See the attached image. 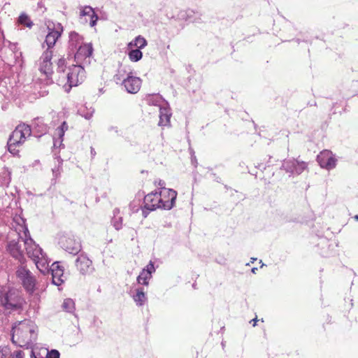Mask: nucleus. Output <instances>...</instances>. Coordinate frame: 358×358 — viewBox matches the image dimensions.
<instances>
[{
	"mask_svg": "<svg viewBox=\"0 0 358 358\" xmlns=\"http://www.w3.org/2000/svg\"><path fill=\"white\" fill-rule=\"evenodd\" d=\"M12 227L17 234L19 238L24 242L28 257L34 262L37 268L42 273L45 274L48 272L50 260L43 249L31 238L25 224V220L20 215H15L13 220Z\"/></svg>",
	"mask_w": 358,
	"mask_h": 358,
	"instance_id": "f257e3e1",
	"label": "nucleus"
},
{
	"mask_svg": "<svg viewBox=\"0 0 358 358\" xmlns=\"http://www.w3.org/2000/svg\"><path fill=\"white\" fill-rule=\"evenodd\" d=\"M36 327L30 320L16 323L12 329V342L21 348H29L36 338Z\"/></svg>",
	"mask_w": 358,
	"mask_h": 358,
	"instance_id": "f03ea898",
	"label": "nucleus"
},
{
	"mask_svg": "<svg viewBox=\"0 0 358 358\" xmlns=\"http://www.w3.org/2000/svg\"><path fill=\"white\" fill-rule=\"evenodd\" d=\"M84 67L79 64H73L67 69V71L63 75L59 76L58 83L68 87L65 90L69 92L72 87L77 86L81 83L85 78Z\"/></svg>",
	"mask_w": 358,
	"mask_h": 358,
	"instance_id": "7ed1b4c3",
	"label": "nucleus"
},
{
	"mask_svg": "<svg viewBox=\"0 0 358 358\" xmlns=\"http://www.w3.org/2000/svg\"><path fill=\"white\" fill-rule=\"evenodd\" d=\"M31 129L29 125L20 124L12 132L8 141V150L13 155L19 152L17 148L22 145L26 139L31 136Z\"/></svg>",
	"mask_w": 358,
	"mask_h": 358,
	"instance_id": "20e7f679",
	"label": "nucleus"
},
{
	"mask_svg": "<svg viewBox=\"0 0 358 358\" xmlns=\"http://www.w3.org/2000/svg\"><path fill=\"white\" fill-rule=\"evenodd\" d=\"M24 299L17 290L3 288L0 290V306L8 310H15L21 308Z\"/></svg>",
	"mask_w": 358,
	"mask_h": 358,
	"instance_id": "39448f33",
	"label": "nucleus"
},
{
	"mask_svg": "<svg viewBox=\"0 0 358 358\" xmlns=\"http://www.w3.org/2000/svg\"><path fill=\"white\" fill-rule=\"evenodd\" d=\"M46 26L49 31L42 44V48L44 49L46 47L45 50H52L57 41L61 36L63 27L60 23L55 24L51 21L47 22Z\"/></svg>",
	"mask_w": 358,
	"mask_h": 358,
	"instance_id": "423d86ee",
	"label": "nucleus"
},
{
	"mask_svg": "<svg viewBox=\"0 0 358 358\" xmlns=\"http://www.w3.org/2000/svg\"><path fill=\"white\" fill-rule=\"evenodd\" d=\"M58 243L64 250L74 255H77L81 250L80 241L71 234L59 235Z\"/></svg>",
	"mask_w": 358,
	"mask_h": 358,
	"instance_id": "0eeeda50",
	"label": "nucleus"
},
{
	"mask_svg": "<svg viewBox=\"0 0 358 358\" xmlns=\"http://www.w3.org/2000/svg\"><path fill=\"white\" fill-rule=\"evenodd\" d=\"M16 275L21 281L24 288L29 293H33L36 288V279L31 272L25 266H20L16 271Z\"/></svg>",
	"mask_w": 358,
	"mask_h": 358,
	"instance_id": "6e6552de",
	"label": "nucleus"
},
{
	"mask_svg": "<svg viewBox=\"0 0 358 358\" xmlns=\"http://www.w3.org/2000/svg\"><path fill=\"white\" fill-rule=\"evenodd\" d=\"M307 167L306 162L290 158L282 161L281 169L289 173V176H295L301 174Z\"/></svg>",
	"mask_w": 358,
	"mask_h": 358,
	"instance_id": "1a4fd4ad",
	"label": "nucleus"
},
{
	"mask_svg": "<svg viewBox=\"0 0 358 358\" xmlns=\"http://www.w3.org/2000/svg\"><path fill=\"white\" fill-rule=\"evenodd\" d=\"M92 52V45L91 43H86L83 46H80V48L76 50L74 52H72V54L74 55V59L76 64L81 65L84 67L85 65H89L91 63Z\"/></svg>",
	"mask_w": 358,
	"mask_h": 358,
	"instance_id": "9d476101",
	"label": "nucleus"
},
{
	"mask_svg": "<svg viewBox=\"0 0 358 358\" xmlns=\"http://www.w3.org/2000/svg\"><path fill=\"white\" fill-rule=\"evenodd\" d=\"M144 206L142 208V214L144 217H146L150 211H153L157 208H161L160 203L162 199L159 192H155L148 194L144 197Z\"/></svg>",
	"mask_w": 358,
	"mask_h": 358,
	"instance_id": "9b49d317",
	"label": "nucleus"
},
{
	"mask_svg": "<svg viewBox=\"0 0 358 358\" xmlns=\"http://www.w3.org/2000/svg\"><path fill=\"white\" fill-rule=\"evenodd\" d=\"M52 52V50H44L38 60V69L47 78H50L53 73L52 63L51 62Z\"/></svg>",
	"mask_w": 358,
	"mask_h": 358,
	"instance_id": "f8f14e48",
	"label": "nucleus"
},
{
	"mask_svg": "<svg viewBox=\"0 0 358 358\" xmlns=\"http://www.w3.org/2000/svg\"><path fill=\"white\" fill-rule=\"evenodd\" d=\"M160 199H162L161 209L170 210L171 209L176 202L177 197V192L172 189H167L162 187V190L159 192Z\"/></svg>",
	"mask_w": 358,
	"mask_h": 358,
	"instance_id": "ddd939ff",
	"label": "nucleus"
},
{
	"mask_svg": "<svg viewBox=\"0 0 358 358\" xmlns=\"http://www.w3.org/2000/svg\"><path fill=\"white\" fill-rule=\"evenodd\" d=\"M317 161L322 168L331 170L336 167L337 159L331 151L324 150L317 155Z\"/></svg>",
	"mask_w": 358,
	"mask_h": 358,
	"instance_id": "4468645a",
	"label": "nucleus"
},
{
	"mask_svg": "<svg viewBox=\"0 0 358 358\" xmlns=\"http://www.w3.org/2000/svg\"><path fill=\"white\" fill-rule=\"evenodd\" d=\"M76 266L82 274L91 273L94 271L92 262L86 255L80 254L76 261Z\"/></svg>",
	"mask_w": 358,
	"mask_h": 358,
	"instance_id": "2eb2a0df",
	"label": "nucleus"
},
{
	"mask_svg": "<svg viewBox=\"0 0 358 358\" xmlns=\"http://www.w3.org/2000/svg\"><path fill=\"white\" fill-rule=\"evenodd\" d=\"M7 250L21 264H24L26 259L24 257L23 251L21 250V246L17 241L15 240L10 241L7 244Z\"/></svg>",
	"mask_w": 358,
	"mask_h": 358,
	"instance_id": "dca6fc26",
	"label": "nucleus"
},
{
	"mask_svg": "<svg viewBox=\"0 0 358 358\" xmlns=\"http://www.w3.org/2000/svg\"><path fill=\"white\" fill-rule=\"evenodd\" d=\"M121 85L128 93L136 94L141 89V80L131 75Z\"/></svg>",
	"mask_w": 358,
	"mask_h": 358,
	"instance_id": "f3484780",
	"label": "nucleus"
},
{
	"mask_svg": "<svg viewBox=\"0 0 358 358\" xmlns=\"http://www.w3.org/2000/svg\"><path fill=\"white\" fill-rule=\"evenodd\" d=\"M50 271L52 274V281L54 285L59 286L64 283V270L59 265V262L52 264L51 267H49V271L48 273Z\"/></svg>",
	"mask_w": 358,
	"mask_h": 358,
	"instance_id": "a211bd4d",
	"label": "nucleus"
},
{
	"mask_svg": "<svg viewBox=\"0 0 358 358\" xmlns=\"http://www.w3.org/2000/svg\"><path fill=\"white\" fill-rule=\"evenodd\" d=\"M155 271V268L152 262L142 270L139 275L137 277V282L138 284L143 285H148L149 280L152 278V274Z\"/></svg>",
	"mask_w": 358,
	"mask_h": 358,
	"instance_id": "6ab92c4d",
	"label": "nucleus"
},
{
	"mask_svg": "<svg viewBox=\"0 0 358 358\" xmlns=\"http://www.w3.org/2000/svg\"><path fill=\"white\" fill-rule=\"evenodd\" d=\"M83 37L75 31L69 34V49L70 52H74L80 46L84 45Z\"/></svg>",
	"mask_w": 358,
	"mask_h": 358,
	"instance_id": "aec40b11",
	"label": "nucleus"
},
{
	"mask_svg": "<svg viewBox=\"0 0 358 358\" xmlns=\"http://www.w3.org/2000/svg\"><path fill=\"white\" fill-rule=\"evenodd\" d=\"M130 295L138 306H143L148 300L143 287H138L134 291L131 290Z\"/></svg>",
	"mask_w": 358,
	"mask_h": 358,
	"instance_id": "412c9836",
	"label": "nucleus"
},
{
	"mask_svg": "<svg viewBox=\"0 0 358 358\" xmlns=\"http://www.w3.org/2000/svg\"><path fill=\"white\" fill-rule=\"evenodd\" d=\"M171 117V109L169 103H166L159 108V121L158 124L162 127L168 126L170 123Z\"/></svg>",
	"mask_w": 358,
	"mask_h": 358,
	"instance_id": "4be33fe9",
	"label": "nucleus"
},
{
	"mask_svg": "<svg viewBox=\"0 0 358 358\" xmlns=\"http://www.w3.org/2000/svg\"><path fill=\"white\" fill-rule=\"evenodd\" d=\"M131 74V71L127 66L120 65L114 76V80L117 84H122Z\"/></svg>",
	"mask_w": 358,
	"mask_h": 358,
	"instance_id": "5701e85b",
	"label": "nucleus"
},
{
	"mask_svg": "<svg viewBox=\"0 0 358 358\" xmlns=\"http://www.w3.org/2000/svg\"><path fill=\"white\" fill-rule=\"evenodd\" d=\"M145 101L150 106H158L159 108L161 106H164L166 102L164 99L157 94H147L144 98Z\"/></svg>",
	"mask_w": 358,
	"mask_h": 358,
	"instance_id": "b1692460",
	"label": "nucleus"
},
{
	"mask_svg": "<svg viewBox=\"0 0 358 358\" xmlns=\"http://www.w3.org/2000/svg\"><path fill=\"white\" fill-rule=\"evenodd\" d=\"M32 126L34 131L38 132V136H43L46 134L48 129V126L43 122L42 118L37 117L34 120Z\"/></svg>",
	"mask_w": 358,
	"mask_h": 358,
	"instance_id": "393cba45",
	"label": "nucleus"
},
{
	"mask_svg": "<svg viewBox=\"0 0 358 358\" xmlns=\"http://www.w3.org/2000/svg\"><path fill=\"white\" fill-rule=\"evenodd\" d=\"M81 16H88L90 18V24L91 27H94L96 24L98 20V16L95 13L93 8L90 6H85L83 8L80 12Z\"/></svg>",
	"mask_w": 358,
	"mask_h": 358,
	"instance_id": "a878e982",
	"label": "nucleus"
},
{
	"mask_svg": "<svg viewBox=\"0 0 358 358\" xmlns=\"http://www.w3.org/2000/svg\"><path fill=\"white\" fill-rule=\"evenodd\" d=\"M147 45L146 40L141 36H138L134 40L128 43V49L136 47L138 49H143Z\"/></svg>",
	"mask_w": 358,
	"mask_h": 358,
	"instance_id": "bb28decb",
	"label": "nucleus"
},
{
	"mask_svg": "<svg viewBox=\"0 0 358 358\" xmlns=\"http://www.w3.org/2000/svg\"><path fill=\"white\" fill-rule=\"evenodd\" d=\"M55 166L52 169V174L55 178H58L62 171L63 160L59 156L54 158Z\"/></svg>",
	"mask_w": 358,
	"mask_h": 358,
	"instance_id": "cd10ccee",
	"label": "nucleus"
},
{
	"mask_svg": "<svg viewBox=\"0 0 358 358\" xmlns=\"http://www.w3.org/2000/svg\"><path fill=\"white\" fill-rule=\"evenodd\" d=\"M111 223L116 230H120L122 227V217L120 215V210L115 208L113 210V217Z\"/></svg>",
	"mask_w": 358,
	"mask_h": 358,
	"instance_id": "c85d7f7f",
	"label": "nucleus"
},
{
	"mask_svg": "<svg viewBox=\"0 0 358 358\" xmlns=\"http://www.w3.org/2000/svg\"><path fill=\"white\" fill-rule=\"evenodd\" d=\"M128 56L131 62H138L141 59L143 53L140 49H129Z\"/></svg>",
	"mask_w": 358,
	"mask_h": 358,
	"instance_id": "c756f323",
	"label": "nucleus"
},
{
	"mask_svg": "<svg viewBox=\"0 0 358 358\" xmlns=\"http://www.w3.org/2000/svg\"><path fill=\"white\" fill-rule=\"evenodd\" d=\"M62 309L70 313H73L76 309L75 303L71 299H66L62 303Z\"/></svg>",
	"mask_w": 358,
	"mask_h": 358,
	"instance_id": "7c9ffc66",
	"label": "nucleus"
},
{
	"mask_svg": "<svg viewBox=\"0 0 358 358\" xmlns=\"http://www.w3.org/2000/svg\"><path fill=\"white\" fill-rule=\"evenodd\" d=\"M10 171L8 169L3 172V174L0 178V185L8 186L11 180Z\"/></svg>",
	"mask_w": 358,
	"mask_h": 358,
	"instance_id": "2f4dec72",
	"label": "nucleus"
},
{
	"mask_svg": "<svg viewBox=\"0 0 358 358\" xmlns=\"http://www.w3.org/2000/svg\"><path fill=\"white\" fill-rule=\"evenodd\" d=\"M94 112V110L92 108L87 109L85 107H81L78 109V113L87 120H90L92 117Z\"/></svg>",
	"mask_w": 358,
	"mask_h": 358,
	"instance_id": "473e14b6",
	"label": "nucleus"
},
{
	"mask_svg": "<svg viewBox=\"0 0 358 358\" xmlns=\"http://www.w3.org/2000/svg\"><path fill=\"white\" fill-rule=\"evenodd\" d=\"M18 22L20 24L26 26L27 27L31 28L33 22L29 17V16L24 13L20 15Z\"/></svg>",
	"mask_w": 358,
	"mask_h": 358,
	"instance_id": "72a5a7b5",
	"label": "nucleus"
},
{
	"mask_svg": "<svg viewBox=\"0 0 358 358\" xmlns=\"http://www.w3.org/2000/svg\"><path fill=\"white\" fill-rule=\"evenodd\" d=\"M68 130V124L66 122H63L60 127H59L56 130V134L59 136L60 141H63V136H64V133Z\"/></svg>",
	"mask_w": 358,
	"mask_h": 358,
	"instance_id": "f704fd0d",
	"label": "nucleus"
},
{
	"mask_svg": "<svg viewBox=\"0 0 358 358\" xmlns=\"http://www.w3.org/2000/svg\"><path fill=\"white\" fill-rule=\"evenodd\" d=\"M57 73H59V76L63 75L67 71V69L65 68V59L64 58H60L57 63Z\"/></svg>",
	"mask_w": 358,
	"mask_h": 358,
	"instance_id": "c9c22d12",
	"label": "nucleus"
},
{
	"mask_svg": "<svg viewBox=\"0 0 358 358\" xmlns=\"http://www.w3.org/2000/svg\"><path fill=\"white\" fill-rule=\"evenodd\" d=\"M46 358H59V352L57 350H52L47 352Z\"/></svg>",
	"mask_w": 358,
	"mask_h": 358,
	"instance_id": "e433bc0d",
	"label": "nucleus"
},
{
	"mask_svg": "<svg viewBox=\"0 0 358 358\" xmlns=\"http://www.w3.org/2000/svg\"><path fill=\"white\" fill-rule=\"evenodd\" d=\"M37 10L41 13H43L46 10V8L43 1H40L38 3Z\"/></svg>",
	"mask_w": 358,
	"mask_h": 358,
	"instance_id": "4c0bfd02",
	"label": "nucleus"
},
{
	"mask_svg": "<svg viewBox=\"0 0 358 358\" xmlns=\"http://www.w3.org/2000/svg\"><path fill=\"white\" fill-rule=\"evenodd\" d=\"M24 352L22 350H17L14 352L12 355V358H23Z\"/></svg>",
	"mask_w": 358,
	"mask_h": 358,
	"instance_id": "58836bf2",
	"label": "nucleus"
},
{
	"mask_svg": "<svg viewBox=\"0 0 358 358\" xmlns=\"http://www.w3.org/2000/svg\"><path fill=\"white\" fill-rule=\"evenodd\" d=\"M191 153H192V156H191V161H192V164L196 167L197 166V160H196V156L194 155V152L193 150H191Z\"/></svg>",
	"mask_w": 358,
	"mask_h": 358,
	"instance_id": "ea45409f",
	"label": "nucleus"
},
{
	"mask_svg": "<svg viewBox=\"0 0 358 358\" xmlns=\"http://www.w3.org/2000/svg\"><path fill=\"white\" fill-rule=\"evenodd\" d=\"M8 354V349L7 348H1L0 347V358H4Z\"/></svg>",
	"mask_w": 358,
	"mask_h": 358,
	"instance_id": "a19ab883",
	"label": "nucleus"
},
{
	"mask_svg": "<svg viewBox=\"0 0 358 358\" xmlns=\"http://www.w3.org/2000/svg\"><path fill=\"white\" fill-rule=\"evenodd\" d=\"M62 141H60V139L59 138H58V139H55V141H54V146L55 147L60 146L62 145Z\"/></svg>",
	"mask_w": 358,
	"mask_h": 358,
	"instance_id": "79ce46f5",
	"label": "nucleus"
},
{
	"mask_svg": "<svg viewBox=\"0 0 358 358\" xmlns=\"http://www.w3.org/2000/svg\"><path fill=\"white\" fill-rule=\"evenodd\" d=\"M90 154H91L92 158H94L96 154L94 148L92 147L90 148Z\"/></svg>",
	"mask_w": 358,
	"mask_h": 358,
	"instance_id": "37998d69",
	"label": "nucleus"
},
{
	"mask_svg": "<svg viewBox=\"0 0 358 358\" xmlns=\"http://www.w3.org/2000/svg\"><path fill=\"white\" fill-rule=\"evenodd\" d=\"M158 185L161 187V189H162V187H165L164 185H165V182L164 181L162 180H159L158 182H157Z\"/></svg>",
	"mask_w": 358,
	"mask_h": 358,
	"instance_id": "c03bdc74",
	"label": "nucleus"
},
{
	"mask_svg": "<svg viewBox=\"0 0 358 358\" xmlns=\"http://www.w3.org/2000/svg\"><path fill=\"white\" fill-rule=\"evenodd\" d=\"M257 321V318H255V319L252 320L250 321V322H253V326L255 327L256 325Z\"/></svg>",
	"mask_w": 358,
	"mask_h": 358,
	"instance_id": "a18cd8bd",
	"label": "nucleus"
},
{
	"mask_svg": "<svg viewBox=\"0 0 358 358\" xmlns=\"http://www.w3.org/2000/svg\"><path fill=\"white\" fill-rule=\"evenodd\" d=\"M257 271V268H255H255H252V272L253 273H255Z\"/></svg>",
	"mask_w": 358,
	"mask_h": 358,
	"instance_id": "49530a36",
	"label": "nucleus"
},
{
	"mask_svg": "<svg viewBox=\"0 0 358 358\" xmlns=\"http://www.w3.org/2000/svg\"><path fill=\"white\" fill-rule=\"evenodd\" d=\"M256 258H251V263H254V262L256 260Z\"/></svg>",
	"mask_w": 358,
	"mask_h": 358,
	"instance_id": "de8ad7c7",
	"label": "nucleus"
},
{
	"mask_svg": "<svg viewBox=\"0 0 358 358\" xmlns=\"http://www.w3.org/2000/svg\"><path fill=\"white\" fill-rule=\"evenodd\" d=\"M354 218H355L356 220H357V221H358V215H355V216L354 217Z\"/></svg>",
	"mask_w": 358,
	"mask_h": 358,
	"instance_id": "09e8293b",
	"label": "nucleus"
}]
</instances>
